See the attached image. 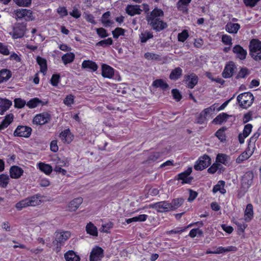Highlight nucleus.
<instances>
[{"label":"nucleus","mask_w":261,"mask_h":261,"mask_svg":"<svg viewBox=\"0 0 261 261\" xmlns=\"http://www.w3.org/2000/svg\"><path fill=\"white\" fill-rule=\"evenodd\" d=\"M13 17L16 20H24L25 21H33L35 19L31 10L23 8L14 10Z\"/></svg>","instance_id":"nucleus-2"},{"label":"nucleus","mask_w":261,"mask_h":261,"mask_svg":"<svg viewBox=\"0 0 261 261\" xmlns=\"http://www.w3.org/2000/svg\"><path fill=\"white\" fill-rule=\"evenodd\" d=\"M61 140L64 142L69 143L72 140V137L69 129H65L62 132L59 136Z\"/></svg>","instance_id":"nucleus-30"},{"label":"nucleus","mask_w":261,"mask_h":261,"mask_svg":"<svg viewBox=\"0 0 261 261\" xmlns=\"http://www.w3.org/2000/svg\"><path fill=\"white\" fill-rule=\"evenodd\" d=\"M192 172V168L189 167L186 171L178 174L177 179L182 180V184H190L193 180V178L189 176Z\"/></svg>","instance_id":"nucleus-11"},{"label":"nucleus","mask_w":261,"mask_h":261,"mask_svg":"<svg viewBox=\"0 0 261 261\" xmlns=\"http://www.w3.org/2000/svg\"><path fill=\"white\" fill-rule=\"evenodd\" d=\"M189 33L187 30H184L178 34V40L184 42L189 37Z\"/></svg>","instance_id":"nucleus-51"},{"label":"nucleus","mask_w":261,"mask_h":261,"mask_svg":"<svg viewBox=\"0 0 261 261\" xmlns=\"http://www.w3.org/2000/svg\"><path fill=\"white\" fill-rule=\"evenodd\" d=\"M148 216L147 215L142 214L132 218L127 219H126L125 222L127 224H129L135 222H144L146 220Z\"/></svg>","instance_id":"nucleus-33"},{"label":"nucleus","mask_w":261,"mask_h":261,"mask_svg":"<svg viewBox=\"0 0 261 261\" xmlns=\"http://www.w3.org/2000/svg\"><path fill=\"white\" fill-rule=\"evenodd\" d=\"M40 200L37 196H33L22 200L16 203L15 207L18 210H21L23 208L29 206H36L39 204Z\"/></svg>","instance_id":"nucleus-4"},{"label":"nucleus","mask_w":261,"mask_h":261,"mask_svg":"<svg viewBox=\"0 0 261 261\" xmlns=\"http://www.w3.org/2000/svg\"><path fill=\"white\" fill-rule=\"evenodd\" d=\"M37 62L40 66V71L42 72H44L47 70L46 61L45 59L38 57L37 58Z\"/></svg>","instance_id":"nucleus-46"},{"label":"nucleus","mask_w":261,"mask_h":261,"mask_svg":"<svg viewBox=\"0 0 261 261\" xmlns=\"http://www.w3.org/2000/svg\"><path fill=\"white\" fill-rule=\"evenodd\" d=\"M9 172L12 178L17 179L23 174V170L17 166H13L10 168Z\"/></svg>","instance_id":"nucleus-19"},{"label":"nucleus","mask_w":261,"mask_h":261,"mask_svg":"<svg viewBox=\"0 0 261 261\" xmlns=\"http://www.w3.org/2000/svg\"><path fill=\"white\" fill-rule=\"evenodd\" d=\"M13 118L14 116L12 114L10 113L7 115L0 124V130H4L7 128L12 123Z\"/></svg>","instance_id":"nucleus-26"},{"label":"nucleus","mask_w":261,"mask_h":261,"mask_svg":"<svg viewBox=\"0 0 261 261\" xmlns=\"http://www.w3.org/2000/svg\"><path fill=\"white\" fill-rule=\"evenodd\" d=\"M222 41L225 45H231L232 44V38L227 35H223L222 37Z\"/></svg>","instance_id":"nucleus-57"},{"label":"nucleus","mask_w":261,"mask_h":261,"mask_svg":"<svg viewBox=\"0 0 261 261\" xmlns=\"http://www.w3.org/2000/svg\"><path fill=\"white\" fill-rule=\"evenodd\" d=\"M37 166L42 172L47 175L50 174L53 171L52 167L49 164L41 162L38 164Z\"/></svg>","instance_id":"nucleus-35"},{"label":"nucleus","mask_w":261,"mask_h":261,"mask_svg":"<svg viewBox=\"0 0 261 261\" xmlns=\"http://www.w3.org/2000/svg\"><path fill=\"white\" fill-rule=\"evenodd\" d=\"M113 227V223L112 222L103 224L102 225L101 231L104 232H109V230Z\"/></svg>","instance_id":"nucleus-54"},{"label":"nucleus","mask_w":261,"mask_h":261,"mask_svg":"<svg viewBox=\"0 0 261 261\" xmlns=\"http://www.w3.org/2000/svg\"><path fill=\"white\" fill-rule=\"evenodd\" d=\"M71 233L68 231H58L55 233V241L57 247L63 245L69 238Z\"/></svg>","instance_id":"nucleus-7"},{"label":"nucleus","mask_w":261,"mask_h":261,"mask_svg":"<svg viewBox=\"0 0 261 261\" xmlns=\"http://www.w3.org/2000/svg\"><path fill=\"white\" fill-rule=\"evenodd\" d=\"M149 207L154 208L160 212L170 211L169 202L166 201H160L151 204L149 205Z\"/></svg>","instance_id":"nucleus-12"},{"label":"nucleus","mask_w":261,"mask_h":261,"mask_svg":"<svg viewBox=\"0 0 261 261\" xmlns=\"http://www.w3.org/2000/svg\"><path fill=\"white\" fill-rule=\"evenodd\" d=\"M102 75L104 77L111 79L113 77L114 71V69L110 66L106 64H102L101 67Z\"/></svg>","instance_id":"nucleus-20"},{"label":"nucleus","mask_w":261,"mask_h":261,"mask_svg":"<svg viewBox=\"0 0 261 261\" xmlns=\"http://www.w3.org/2000/svg\"><path fill=\"white\" fill-rule=\"evenodd\" d=\"M14 101L15 107L19 109L23 108L27 103L24 100L20 98L15 99Z\"/></svg>","instance_id":"nucleus-53"},{"label":"nucleus","mask_w":261,"mask_h":261,"mask_svg":"<svg viewBox=\"0 0 261 261\" xmlns=\"http://www.w3.org/2000/svg\"><path fill=\"white\" fill-rule=\"evenodd\" d=\"M184 199H174L171 203H169L170 211L174 210L179 207L184 202Z\"/></svg>","instance_id":"nucleus-40"},{"label":"nucleus","mask_w":261,"mask_h":261,"mask_svg":"<svg viewBox=\"0 0 261 261\" xmlns=\"http://www.w3.org/2000/svg\"><path fill=\"white\" fill-rule=\"evenodd\" d=\"M126 13L130 16L140 14L142 10L138 5H128L126 8Z\"/></svg>","instance_id":"nucleus-24"},{"label":"nucleus","mask_w":261,"mask_h":261,"mask_svg":"<svg viewBox=\"0 0 261 261\" xmlns=\"http://www.w3.org/2000/svg\"><path fill=\"white\" fill-rule=\"evenodd\" d=\"M237 100L241 107L247 109L252 104L254 96L250 92H245L238 96Z\"/></svg>","instance_id":"nucleus-3"},{"label":"nucleus","mask_w":261,"mask_h":261,"mask_svg":"<svg viewBox=\"0 0 261 261\" xmlns=\"http://www.w3.org/2000/svg\"><path fill=\"white\" fill-rule=\"evenodd\" d=\"M113 43V40L111 38H109L107 39L101 40L96 43V46L107 47Z\"/></svg>","instance_id":"nucleus-49"},{"label":"nucleus","mask_w":261,"mask_h":261,"mask_svg":"<svg viewBox=\"0 0 261 261\" xmlns=\"http://www.w3.org/2000/svg\"><path fill=\"white\" fill-rule=\"evenodd\" d=\"M87 232L93 236L97 237L98 236V231L97 227L91 222L88 223L86 227Z\"/></svg>","instance_id":"nucleus-36"},{"label":"nucleus","mask_w":261,"mask_h":261,"mask_svg":"<svg viewBox=\"0 0 261 261\" xmlns=\"http://www.w3.org/2000/svg\"><path fill=\"white\" fill-rule=\"evenodd\" d=\"M153 35L152 33L146 31L142 33L140 35V39L141 43H145L149 39L152 38Z\"/></svg>","instance_id":"nucleus-44"},{"label":"nucleus","mask_w":261,"mask_h":261,"mask_svg":"<svg viewBox=\"0 0 261 261\" xmlns=\"http://www.w3.org/2000/svg\"><path fill=\"white\" fill-rule=\"evenodd\" d=\"M241 26L239 23L228 22L225 25V30L230 34H237Z\"/></svg>","instance_id":"nucleus-23"},{"label":"nucleus","mask_w":261,"mask_h":261,"mask_svg":"<svg viewBox=\"0 0 261 261\" xmlns=\"http://www.w3.org/2000/svg\"><path fill=\"white\" fill-rule=\"evenodd\" d=\"M12 105V102L7 99L0 98V114L3 115Z\"/></svg>","instance_id":"nucleus-25"},{"label":"nucleus","mask_w":261,"mask_h":261,"mask_svg":"<svg viewBox=\"0 0 261 261\" xmlns=\"http://www.w3.org/2000/svg\"><path fill=\"white\" fill-rule=\"evenodd\" d=\"M63 102L68 107L71 106L74 102V96L72 94L67 95L64 99Z\"/></svg>","instance_id":"nucleus-48"},{"label":"nucleus","mask_w":261,"mask_h":261,"mask_svg":"<svg viewBox=\"0 0 261 261\" xmlns=\"http://www.w3.org/2000/svg\"><path fill=\"white\" fill-rule=\"evenodd\" d=\"M83 202V198L78 197L71 201L68 204V210L70 212L75 211Z\"/></svg>","instance_id":"nucleus-21"},{"label":"nucleus","mask_w":261,"mask_h":261,"mask_svg":"<svg viewBox=\"0 0 261 261\" xmlns=\"http://www.w3.org/2000/svg\"><path fill=\"white\" fill-rule=\"evenodd\" d=\"M125 30L121 28H117L112 31V34L114 38H118L120 36L124 35Z\"/></svg>","instance_id":"nucleus-52"},{"label":"nucleus","mask_w":261,"mask_h":261,"mask_svg":"<svg viewBox=\"0 0 261 261\" xmlns=\"http://www.w3.org/2000/svg\"><path fill=\"white\" fill-rule=\"evenodd\" d=\"M97 34L101 37V38H105L109 36V34L107 33L106 30L102 28H98L96 29Z\"/></svg>","instance_id":"nucleus-62"},{"label":"nucleus","mask_w":261,"mask_h":261,"mask_svg":"<svg viewBox=\"0 0 261 261\" xmlns=\"http://www.w3.org/2000/svg\"><path fill=\"white\" fill-rule=\"evenodd\" d=\"M253 173L251 171L246 172L242 178V185L245 188H248L251 185L253 178Z\"/></svg>","instance_id":"nucleus-16"},{"label":"nucleus","mask_w":261,"mask_h":261,"mask_svg":"<svg viewBox=\"0 0 261 261\" xmlns=\"http://www.w3.org/2000/svg\"><path fill=\"white\" fill-rule=\"evenodd\" d=\"M103 250L100 247L93 248L90 256V261H99L103 257Z\"/></svg>","instance_id":"nucleus-14"},{"label":"nucleus","mask_w":261,"mask_h":261,"mask_svg":"<svg viewBox=\"0 0 261 261\" xmlns=\"http://www.w3.org/2000/svg\"><path fill=\"white\" fill-rule=\"evenodd\" d=\"M182 73V70L180 67H176L171 72L169 77L172 80H176L179 79Z\"/></svg>","instance_id":"nucleus-38"},{"label":"nucleus","mask_w":261,"mask_h":261,"mask_svg":"<svg viewBox=\"0 0 261 261\" xmlns=\"http://www.w3.org/2000/svg\"><path fill=\"white\" fill-rule=\"evenodd\" d=\"M148 24L155 31L160 32L166 29L167 27V24L164 22L162 20L158 21H149Z\"/></svg>","instance_id":"nucleus-17"},{"label":"nucleus","mask_w":261,"mask_h":261,"mask_svg":"<svg viewBox=\"0 0 261 261\" xmlns=\"http://www.w3.org/2000/svg\"><path fill=\"white\" fill-rule=\"evenodd\" d=\"M14 2L19 7H29L32 0H13Z\"/></svg>","instance_id":"nucleus-50"},{"label":"nucleus","mask_w":261,"mask_h":261,"mask_svg":"<svg viewBox=\"0 0 261 261\" xmlns=\"http://www.w3.org/2000/svg\"><path fill=\"white\" fill-rule=\"evenodd\" d=\"M50 120V115L48 113H42L36 115L33 120V123L37 125H43Z\"/></svg>","instance_id":"nucleus-9"},{"label":"nucleus","mask_w":261,"mask_h":261,"mask_svg":"<svg viewBox=\"0 0 261 261\" xmlns=\"http://www.w3.org/2000/svg\"><path fill=\"white\" fill-rule=\"evenodd\" d=\"M64 257L66 261H79L80 257L76 255L73 251H68L64 254Z\"/></svg>","instance_id":"nucleus-34"},{"label":"nucleus","mask_w":261,"mask_h":261,"mask_svg":"<svg viewBox=\"0 0 261 261\" xmlns=\"http://www.w3.org/2000/svg\"><path fill=\"white\" fill-rule=\"evenodd\" d=\"M215 135L222 142L225 140V135L224 134V130L222 129H219L216 132Z\"/></svg>","instance_id":"nucleus-61"},{"label":"nucleus","mask_w":261,"mask_h":261,"mask_svg":"<svg viewBox=\"0 0 261 261\" xmlns=\"http://www.w3.org/2000/svg\"><path fill=\"white\" fill-rule=\"evenodd\" d=\"M152 86L156 88H160L164 91L167 90L169 89V85L162 79L154 80L152 82Z\"/></svg>","instance_id":"nucleus-27"},{"label":"nucleus","mask_w":261,"mask_h":261,"mask_svg":"<svg viewBox=\"0 0 261 261\" xmlns=\"http://www.w3.org/2000/svg\"><path fill=\"white\" fill-rule=\"evenodd\" d=\"M252 128V126L251 124H246L244 127V128L242 134H244L246 136L248 137L251 132Z\"/></svg>","instance_id":"nucleus-64"},{"label":"nucleus","mask_w":261,"mask_h":261,"mask_svg":"<svg viewBox=\"0 0 261 261\" xmlns=\"http://www.w3.org/2000/svg\"><path fill=\"white\" fill-rule=\"evenodd\" d=\"M235 68L234 64L232 62H230L227 64L222 72V76L224 78L227 79L231 77L233 75Z\"/></svg>","instance_id":"nucleus-18"},{"label":"nucleus","mask_w":261,"mask_h":261,"mask_svg":"<svg viewBox=\"0 0 261 261\" xmlns=\"http://www.w3.org/2000/svg\"><path fill=\"white\" fill-rule=\"evenodd\" d=\"M203 234L202 230L198 228H194L190 230L189 233V236L191 238H194L197 235L201 236Z\"/></svg>","instance_id":"nucleus-55"},{"label":"nucleus","mask_w":261,"mask_h":261,"mask_svg":"<svg viewBox=\"0 0 261 261\" xmlns=\"http://www.w3.org/2000/svg\"><path fill=\"white\" fill-rule=\"evenodd\" d=\"M32 128L30 127L23 125H19L14 132V136L28 138L32 133Z\"/></svg>","instance_id":"nucleus-8"},{"label":"nucleus","mask_w":261,"mask_h":261,"mask_svg":"<svg viewBox=\"0 0 261 261\" xmlns=\"http://www.w3.org/2000/svg\"><path fill=\"white\" fill-rule=\"evenodd\" d=\"M42 102L39 98H34L30 100L26 105L29 108L33 109L36 108L39 103H42Z\"/></svg>","instance_id":"nucleus-47"},{"label":"nucleus","mask_w":261,"mask_h":261,"mask_svg":"<svg viewBox=\"0 0 261 261\" xmlns=\"http://www.w3.org/2000/svg\"><path fill=\"white\" fill-rule=\"evenodd\" d=\"M211 158L207 155L204 154L200 156L195 163L194 169L196 170H202L211 164Z\"/></svg>","instance_id":"nucleus-6"},{"label":"nucleus","mask_w":261,"mask_h":261,"mask_svg":"<svg viewBox=\"0 0 261 261\" xmlns=\"http://www.w3.org/2000/svg\"><path fill=\"white\" fill-rule=\"evenodd\" d=\"M222 166L219 164H213L207 170L208 173L211 174L215 173L218 169H221Z\"/></svg>","instance_id":"nucleus-56"},{"label":"nucleus","mask_w":261,"mask_h":261,"mask_svg":"<svg viewBox=\"0 0 261 261\" xmlns=\"http://www.w3.org/2000/svg\"><path fill=\"white\" fill-rule=\"evenodd\" d=\"M11 76V72L10 70L3 69L0 70V84L8 81Z\"/></svg>","instance_id":"nucleus-37"},{"label":"nucleus","mask_w":261,"mask_h":261,"mask_svg":"<svg viewBox=\"0 0 261 261\" xmlns=\"http://www.w3.org/2000/svg\"><path fill=\"white\" fill-rule=\"evenodd\" d=\"M60 78V76L59 74H53L52 75L51 80H50V82H51V85L53 86H57V85L59 82Z\"/></svg>","instance_id":"nucleus-58"},{"label":"nucleus","mask_w":261,"mask_h":261,"mask_svg":"<svg viewBox=\"0 0 261 261\" xmlns=\"http://www.w3.org/2000/svg\"><path fill=\"white\" fill-rule=\"evenodd\" d=\"M110 12L107 11L102 15L101 21L103 25L106 27H110L114 23V22L110 19Z\"/></svg>","instance_id":"nucleus-28"},{"label":"nucleus","mask_w":261,"mask_h":261,"mask_svg":"<svg viewBox=\"0 0 261 261\" xmlns=\"http://www.w3.org/2000/svg\"><path fill=\"white\" fill-rule=\"evenodd\" d=\"M253 205L249 203L246 206L245 211V220L246 221H250L253 216Z\"/></svg>","instance_id":"nucleus-29"},{"label":"nucleus","mask_w":261,"mask_h":261,"mask_svg":"<svg viewBox=\"0 0 261 261\" xmlns=\"http://www.w3.org/2000/svg\"><path fill=\"white\" fill-rule=\"evenodd\" d=\"M185 79L187 87L190 89L193 88L196 85L198 81V76L194 73L186 75Z\"/></svg>","instance_id":"nucleus-13"},{"label":"nucleus","mask_w":261,"mask_h":261,"mask_svg":"<svg viewBox=\"0 0 261 261\" xmlns=\"http://www.w3.org/2000/svg\"><path fill=\"white\" fill-rule=\"evenodd\" d=\"M232 51L236 55V57L241 60H244L246 59L247 54V51L241 45H236L232 48Z\"/></svg>","instance_id":"nucleus-15"},{"label":"nucleus","mask_w":261,"mask_h":261,"mask_svg":"<svg viewBox=\"0 0 261 261\" xmlns=\"http://www.w3.org/2000/svg\"><path fill=\"white\" fill-rule=\"evenodd\" d=\"M27 30V24L24 23H16L14 24L13 31L10 34L14 39L22 37Z\"/></svg>","instance_id":"nucleus-5"},{"label":"nucleus","mask_w":261,"mask_h":261,"mask_svg":"<svg viewBox=\"0 0 261 261\" xmlns=\"http://www.w3.org/2000/svg\"><path fill=\"white\" fill-rule=\"evenodd\" d=\"M237 248L235 246H230L227 247H219L217 250L214 251V253L220 254L223 252H227L230 251H236Z\"/></svg>","instance_id":"nucleus-39"},{"label":"nucleus","mask_w":261,"mask_h":261,"mask_svg":"<svg viewBox=\"0 0 261 261\" xmlns=\"http://www.w3.org/2000/svg\"><path fill=\"white\" fill-rule=\"evenodd\" d=\"M144 57L148 60L160 61L161 56L153 53L147 52L144 54Z\"/></svg>","instance_id":"nucleus-45"},{"label":"nucleus","mask_w":261,"mask_h":261,"mask_svg":"<svg viewBox=\"0 0 261 261\" xmlns=\"http://www.w3.org/2000/svg\"><path fill=\"white\" fill-rule=\"evenodd\" d=\"M164 16V12L160 9L158 8H155L150 14H148L146 17V20L147 22H149V21H158L161 20V17Z\"/></svg>","instance_id":"nucleus-10"},{"label":"nucleus","mask_w":261,"mask_h":261,"mask_svg":"<svg viewBox=\"0 0 261 261\" xmlns=\"http://www.w3.org/2000/svg\"><path fill=\"white\" fill-rule=\"evenodd\" d=\"M177 9L181 11L184 13H187L188 11V6L186 5L182 4L179 2L177 3Z\"/></svg>","instance_id":"nucleus-59"},{"label":"nucleus","mask_w":261,"mask_h":261,"mask_svg":"<svg viewBox=\"0 0 261 261\" xmlns=\"http://www.w3.org/2000/svg\"><path fill=\"white\" fill-rule=\"evenodd\" d=\"M75 58L74 54L72 53H67L62 57V60L65 65L73 62Z\"/></svg>","instance_id":"nucleus-42"},{"label":"nucleus","mask_w":261,"mask_h":261,"mask_svg":"<svg viewBox=\"0 0 261 261\" xmlns=\"http://www.w3.org/2000/svg\"><path fill=\"white\" fill-rule=\"evenodd\" d=\"M229 157L225 154L219 153L217 155L216 162L220 164L227 165L228 164V159Z\"/></svg>","instance_id":"nucleus-41"},{"label":"nucleus","mask_w":261,"mask_h":261,"mask_svg":"<svg viewBox=\"0 0 261 261\" xmlns=\"http://www.w3.org/2000/svg\"><path fill=\"white\" fill-rule=\"evenodd\" d=\"M82 68L95 71L98 68V66L95 62L91 60H84L82 64Z\"/></svg>","instance_id":"nucleus-22"},{"label":"nucleus","mask_w":261,"mask_h":261,"mask_svg":"<svg viewBox=\"0 0 261 261\" xmlns=\"http://www.w3.org/2000/svg\"><path fill=\"white\" fill-rule=\"evenodd\" d=\"M229 117V115L226 113H222L218 115L213 120V123L216 124H221L224 122L226 121Z\"/></svg>","instance_id":"nucleus-31"},{"label":"nucleus","mask_w":261,"mask_h":261,"mask_svg":"<svg viewBox=\"0 0 261 261\" xmlns=\"http://www.w3.org/2000/svg\"><path fill=\"white\" fill-rule=\"evenodd\" d=\"M249 55L256 61H261V42L257 39H252L249 43Z\"/></svg>","instance_id":"nucleus-1"},{"label":"nucleus","mask_w":261,"mask_h":261,"mask_svg":"<svg viewBox=\"0 0 261 261\" xmlns=\"http://www.w3.org/2000/svg\"><path fill=\"white\" fill-rule=\"evenodd\" d=\"M248 74V70L246 68H242L239 72L237 78H244Z\"/></svg>","instance_id":"nucleus-63"},{"label":"nucleus","mask_w":261,"mask_h":261,"mask_svg":"<svg viewBox=\"0 0 261 261\" xmlns=\"http://www.w3.org/2000/svg\"><path fill=\"white\" fill-rule=\"evenodd\" d=\"M10 178L7 174H2L0 175V187L3 188H6L9 182Z\"/></svg>","instance_id":"nucleus-43"},{"label":"nucleus","mask_w":261,"mask_h":261,"mask_svg":"<svg viewBox=\"0 0 261 261\" xmlns=\"http://www.w3.org/2000/svg\"><path fill=\"white\" fill-rule=\"evenodd\" d=\"M171 92L174 99H175L177 101H179L181 99L182 97L181 95L177 89H174L172 90Z\"/></svg>","instance_id":"nucleus-60"},{"label":"nucleus","mask_w":261,"mask_h":261,"mask_svg":"<svg viewBox=\"0 0 261 261\" xmlns=\"http://www.w3.org/2000/svg\"><path fill=\"white\" fill-rule=\"evenodd\" d=\"M225 182L223 180L219 181L218 184L214 186L213 189V192L216 193L220 192L221 194H224L226 193V190L224 189Z\"/></svg>","instance_id":"nucleus-32"}]
</instances>
